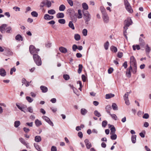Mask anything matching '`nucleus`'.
Instances as JSON below:
<instances>
[{"label":"nucleus","instance_id":"obj_1","mask_svg":"<svg viewBox=\"0 0 151 151\" xmlns=\"http://www.w3.org/2000/svg\"><path fill=\"white\" fill-rule=\"evenodd\" d=\"M132 21L130 18H127V20H125L124 22V34L126 39L127 38L125 34L126 33V30L128 29V27L132 24Z\"/></svg>","mask_w":151,"mask_h":151},{"label":"nucleus","instance_id":"obj_2","mask_svg":"<svg viewBox=\"0 0 151 151\" xmlns=\"http://www.w3.org/2000/svg\"><path fill=\"white\" fill-rule=\"evenodd\" d=\"M34 60L38 66H40L42 65V61L40 57L37 55H34L33 56Z\"/></svg>","mask_w":151,"mask_h":151},{"label":"nucleus","instance_id":"obj_3","mask_svg":"<svg viewBox=\"0 0 151 151\" xmlns=\"http://www.w3.org/2000/svg\"><path fill=\"white\" fill-rule=\"evenodd\" d=\"M130 65H133L134 69V72L135 73L136 72L137 70V64L136 60L135 58L133 56H131L130 58Z\"/></svg>","mask_w":151,"mask_h":151},{"label":"nucleus","instance_id":"obj_4","mask_svg":"<svg viewBox=\"0 0 151 151\" xmlns=\"http://www.w3.org/2000/svg\"><path fill=\"white\" fill-rule=\"evenodd\" d=\"M83 18L86 23H87L90 20L91 15L88 11H87L83 14Z\"/></svg>","mask_w":151,"mask_h":151},{"label":"nucleus","instance_id":"obj_5","mask_svg":"<svg viewBox=\"0 0 151 151\" xmlns=\"http://www.w3.org/2000/svg\"><path fill=\"white\" fill-rule=\"evenodd\" d=\"M124 4L126 10L129 12L132 13L133 12V10L130 5V4L128 1L127 0H124Z\"/></svg>","mask_w":151,"mask_h":151},{"label":"nucleus","instance_id":"obj_6","mask_svg":"<svg viewBox=\"0 0 151 151\" xmlns=\"http://www.w3.org/2000/svg\"><path fill=\"white\" fill-rule=\"evenodd\" d=\"M29 50L31 54L34 55H36L35 54L37 53L38 51H39V49H36L34 46L33 45H31L29 47Z\"/></svg>","mask_w":151,"mask_h":151},{"label":"nucleus","instance_id":"obj_7","mask_svg":"<svg viewBox=\"0 0 151 151\" xmlns=\"http://www.w3.org/2000/svg\"><path fill=\"white\" fill-rule=\"evenodd\" d=\"M102 18L104 22L107 23L109 21V18L107 14L104 11H102Z\"/></svg>","mask_w":151,"mask_h":151},{"label":"nucleus","instance_id":"obj_8","mask_svg":"<svg viewBox=\"0 0 151 151\" xmlns=\"http://www.w3.org/2000/svg\"><path fill=\"white\" fill-rule=\"evenodd\" d=\"M7 25L6 24H3L0 26V31L2 33L5 32Z\"/></svg>","mask_w":151,"mask_h":151},{"label":"nucleus","instance_id":"obj_9","mask_svg":"<svg viewBox=\"0 0 151 151\" xmlns=\"http://www.w3.org/2000/svg\"><path fill=\"white\" fill-rule=\"evenodd\" d=\"M19 141L23 145H25L27 148H30V147L29 145V143L25 142V140L23 138L21 137L19 139Z\"/></svg>","mask_w":151,"mask_h":151},{"label":"nucleus","instance_id":"obj_10","mask_svg":"<svg viewBox=\"0 0 151 151\" xmlns=\"http://www.w3.org/2000/svg\"><path fill=\"white\" fill-rule=\"evenodd\" d=\"M16 105L19 109L22 111L25 112L24 110V109L26 107V106L25 105H20L18 103H16Z\"/></svg>","mask_w":151,"mask_h":151},{"label":"nucleus","instance_id":"obj_11","mask_svg":"<svg viewBox=\"0 0 151 151\" xmlns=\"http://www.w3.org/2000/svg\"><path fill=\"white\" fill-rule=\"evenodd\" d=\"M42 118L50 125L52 126H53V123L51 121L50 119L48 117L45 116H42Z\"/></svg>","mask_w":151,"mask_h":151},{"label":"nucleus","instance_id":"obj_12","mask_svg":"<svg viewBox=\"0 0 151 151\" xmlns=\"http://www.w3.org/2000/svg\"><path fill=\"white\" fill-rule=\"evenodd\" d=\"M84 142L87 149H89L92 147L91 143L89 141L88 139H86L84 140Z\"/></svg>","mask_w":151,"mask_h":151},{"label":"nucleus","instance_id":"obj_13","mask_svg":"<svg viewBox=\"0 0 151 151\" xmlns=\"http://www.w3.org/2000/svg\"><path fill=\"white\" fill-rule=\"evenodd\" d=\"M54 17L52 16H50L48 14H45L44 15V18L45 19L47 20H49L52 19Z\"/></svg>","mask_w":151,"mask_h":151},{"label":"nucleus","instance_id":"obj_14","mask_svg":"<svg viewBox=\"0 0 151 151\" xmlns=\"http://www.w3.org/2000/svg\"><path fill=\"white\" fill-rule=\"evenodd\" d=\"M0 75L3 77L6 75V72L4 68H1L0 69Z\"/></svg>","mask_w":151,"mask_h":151},{"label":"nucleus","instance_id":"obj_15","mask_svg":"<svg viewBox=\"0 0 151 151\" xmlns=\"http://www.w3.org/2000/svg\"><path fill=\"white\" fill-rule=\"evenodd\" d=\"M40 88L42 90V92L43 93H45L48 91L47 88L45 86H40Z\"/></svg>","mask_w":151,"mask_h":151},{"label":"nucleus","instance_id":"obj_16","mask_svg":"<svg viewBox=\"0 0 151 151\" xmlns=\"http://www.w3.org/2000/svg\"><path fill=\"white\" fill-rule=\"evenodd\" d=\"M59 50L60 52L64 53H66L67 51V49L66 48L63 47H60L59 48Z\"/></svg>","mask_w":151,"mask_h":151},{"label":"nucleus","instance_id":"obj_17","mask_svg":"<svg viewBox=\"0 0 151 151\" xmlns=\"http://www.w3.org/2000/svg\"><path fill=\"white\" fill-rule=\"evenodd\" d=\"M41 137L39 136H36L35 137V141L37 142H40L41 141Z\"/></svg>","mask_w":151,"mask_h":151},{"label":"nucleus","instance_id":"obj_18","mask_svg":"<svg viewBox=\"0 0 151 151\" xmlns=\"http://www.w3.org/2000/svg\"><path fill=\"white\" fill-rule=\"evenodd\" d=\"M139 44L141 46H144L145 45V42L144 40L141 37H140L139 39Z\"/></svg>","mask_w":151,"mask_h":151},{"label":"nucleus","instance_id":"obj_19","mask_svg":"<svg viewBox=\"0 0 151 151\" xmlns=\"http://www.w3.org/2000/svg\"><path fill=\"white\" fill-rule=\"evenodd\" d=\"M105 108L106 111L107 113L109 114H110V111L111 109V106L109 105H107Z\"/></svg>","mask_w":151,"mask_h":151},{"label":"nucleus","instance_id":"obj_20","mask_svg":"<svg viewBox=\"0 0 151 151\" xmlns=\"http://www.w3.org/2000/svg\"><path fill=\"white\" fill-rule=\"evenodd\" d=\"M64 16V14L62 13H58L56 14V17L58 18H63Z\"/></svg>","mask_w":151,"mask_h":151},{"label":"nucleus","instance_id":"obj_21","mask_svg":"<svg viewBox=\"0 0 151 151\" xmlns=\"http://www.w3.org/2000/svg\"><path fill=\"white\" fill-rule=\"evenodd\" d=\"M15 39L17 40L18 41H22L23 40V38L22 36L19 35H17L15 37Z\"/></svg>","mask_w":151,"mask_h":151},{"label":"nucleus","instance_id":"obj_22","mask_svg":"<svg viewBox=\"0 0 151 151\" xmlns=\"http://www.w3.org/2000/svg\"><path fill=\"white\" fill-rule=\"evenodd\" d=\"M74 37L75 40L76 41H79L81 39L80 35L78 34H75L74 35Z\"/></svg>","mask_w":151,"mask_h":151},{"label":"nucleus","instance_id":"obj_23","mask_svg":"<svg viewBox=\"0 0 151 151\" xmlns=\"http://www.w3.org/2000/svg\"><path fill=\"white\" fill-rule=\"evenodd\" d=\"M87 112V111L84 108H82L81 110V113L83 115H85Z\"/></svg>","mask_w":151,"mask_h":151},{"label":"nucleus","instance_id":"obj_24","mask_svg":"<svg viewBox=\"0 0 151 151\" xmlns=\"http://www.w3.org/2000/svg\"><path fill=\"white\" fill-rule=\"evenodd\" d=\"M68 26L69 27L71 28L72 29L74 30L75 29L74 26V25L73 24L72 21H70L69 22L68 24Z\"/></svg>","mask_w":151,"mask_h":151},{"label":"nucleus","instance_id":"obj_25","mask_svg":"<svg viewBox=\"0 0 151 151\" xmlns=\"http://www.w3.org/2000/svg\"><path fill=\"white\" fill-rule=\"evenodd\" d=\"M114 96V95L112 94H106L105 96V98L106 99H109L111 98Z\"/></svg>","mask_w":151,"mask_h":151},{"label":"nucleus","instance_id":"obj_26","mask_svg":"<svg viewBox=\"0 0 151 151\" xmlns=\"http://www.w3.org/2000/svg\"><path fill=\"white\" fill-rule=\"evenodd\" d=\"M35 123L37 127H39L42 124L41 122L38 119L35 120Z\"/></svg>","mask_w":151,"mask_h":151},{"label":"nucleus","instance_id":"obj_27","mask_svg":"<svg viewBox=\"0 0 151 151\" xmlns=\"http://www.w3.org/2000/svg\"><path fill=\"white\" fill-rule=\"evenodd\" d=\"M46 5L47 7L49 8L51 6L52 3L51 1L49 0H46Z\"/></svg>","mask_w":151,"mask_h":151},{"label":"nucleus","instance_id":"obj_28","mask_svg":"<svg viewBox=\"0 0 151 151\" xmlns=\"http://www.w3.org/2000/svg\"><path fill=\"white\" fill-rule=\"evenodd\" d=\"M20 124V122L19 121H15L14 122V126L16 128L18 127Z\"/></svg>","mask_w":151,"mask_h":151},{"label":"nucleus","instance_id":"obj_29","mask_svg":"<svg viewBox=\"0 0 151 151\" xmlns=\"http://www.w3.org/2000/svg\"><path fill=\"white\" fill-rule=\"evenodd\" d=\"M82 7L85 10H87L88 9V7L87 4L86 3H83L82 4Z\"/></svg>","mask_w":151,"mask_h":151},{"label":"nucleus","instance_id":"obj_30","mask_svg":"<svg viewBox=\"0 0 151 151\" xmlns=\"http://www.w3.org/2000/svg\"><path fill=\"white\" fill-rule=\"evenodd\" d=\"M78 15L77 16V17L78 19H81L82 17V14L81 13V11L80 9L78 10Z\"/></svg>","mask_w":151,"mask_h":151},{"label":"nucleus","instance_id":"obj_31","mask_svg":"<svg viewBox=\"0 0 151 151\" xmlns=\"http://www.w3.org/2000/svg\"><path fill=\"white\" fill-rule=\"evenodd\" d=\"M83 69V65L82 64H79L78 65V72L79 74L81 73Z\"/></svg>","mask_w":151,"mask_h":151},{"label":"nucleus","instance_id":"obj_32","mask_svg":"<svg viewBox=\"0 0 151 151\" xmlns=\"http://www.w3.org/2000/svg\"><path fill=\"white\" fill-rule=\"evenodd\" d=\"M65 9V6L63 4L60 5L59 7V10L60 11H64Z\"/></svg>","mask_w":151,"mask_h":151},{"label":"nucleus","instance_id":"obj_33","mask_svg":"<svg viewBox=\"0 0 151 151\" xmlns=\"http://www.w3.org/2000/svg\"><path fill=\"white\" fill-rule=\"evenodd\" d=\"M34 145L35 147L37 150L38 151H42L39 145L37 144L34 143Z\"/></svg>","mask_w":151,"mask_h":151},{"label":"nucleus","instance_id":"obj_34","mask_svg":"<svg viewBox=\"0 0 151 151\" xmlns=\"http://www.w3.org/2000/svg\"><path fill=\"white\" fill-rule=\"evenodd\" d=\"M47 12L48 14L52 15H53L56 13L55 11L53 9L48 10Z\"/></svg>","mask_w":151,"mask_h":151},{"label":"nucleus","instance_id":"obj_35","mask_svg":"<svg viewBox=\"0 0 151 151\" xmlns=\"http://www.w3.org/2000/svg\"><path fill=\"white\" fill-rule=\"evenodd\" d=\"M111 50L112 51L114 52H116L117 51V48L114 46H112L111 47Z\"/></svg>","mask_w":151,"mask_h":151},{"label":"nucleus","instance_id":"obj_36","mask_svg":"<svg viewBox=\"0 0 151 151\" xmlns=\"http://www.w3.org/2000/svg\"><path fill=\"white\" fill-rule=\"evenodd\" d=\"M112 107L114 110H118L117 106L116 104L115 103L112 104Z\"/></svg>","mask_w":151,"mask_h":151},{"label":"nucleus","instance_id":"obj_37","mask_svg":"<svg viewBox=\"0 0 151 151\" xmlns=\"http://www.w3.org/2000/svg\"><path fill=\"white\" fill-rule=\"evenodd\" d=\"M109 45V42L107 41L106 43H105L104 45V48L106 50H107L108 49V47Z\"/></svg>","mask_w":151,"mask_h":151},{"label":"nucleus","instance_id":"obj_38","mask_svg":"<svg viewBox=\"0 0 151 151\" xmlns=\"http://www.w3.org/2000/svg\"><path fill=\"white\" fill-rule=\"evenodd\" d=\"M46 0H43L40 3V6L41 7H43L45 5H46Z\"/></svg>","mask_w":151,"mask_h":151},{"label":"nucleus","instance_id":"obj_39","mask_svg":"<svg viewBox=\"0 0 151 151\" xmlns=\"http://www.w3.org/2000/svg\"><path fill=\"white\" fill-rule=\"evenodd\" d=\"M136 135H133L131 138V139L132 142L133 143H134L136 142Z\"/></svg>","mask_w":151,"mask_h":151},{"label":"nucleus","instance_id":"obj_40","mask_svg":"<svg viewBox=\"0 0 151 151\" xmlns=\"http://www.w3.org/2000/svg\"><path fill=\"white\" fill-rule=\"evenodd\" d=\"M110 115L111 118L114 120H116L117 119V117L116 115L114 114H109Z\"/></svg>","mask_w":151,"mask_h":151},{"label":"nucleus","instance_id":"obj_41","mask_svg":"<svg viewBox=\"0 0 151 151\" xmlns=\"http://www.w3.org/2000/svg\"><path fill=\"white\" fill-rule=\"evenodd\" d=\"M6 32L7 33H9L12 31V27L11 26H9L6 28Z\"/></svg>","mask_w":151,"mask_h":151},{"label":"nucleus","instance_id":"obj_42","mask_svg":"<svg viewBox=\"0 0 151 151\" xmlns=\"http://www.w3.org/2000/svg\"><path fill=\"white\" fill-rule=\"evenodd\" d=\"M112 135L111 136V138L112 140H115L116 139L117 135L116 134H111Z\"/></svg>","mask_w":151,"mask_h":151},{"label":"nucleus","instance_id":"obj_43","mask_svg":"<svg viewBox=\"0 0 151 151\" xmlns=\"http://www.w3.org/2000/svg\"><path fill=\"white\" fill-rule=\"evenodd\" d=\"M131 93V91H130L129 92H127L125 93L124 96V100L128 99V93Z\"/></svg>","mask_w":151,"mask_h":151},{"label":"nucleus","instance_id":"obj_44","mask_svg":"<svg viewBox=\"0 0 151 151\" xmlns=\"http://www.w3.org/2000/svg\"><path fill=\"white\" fill-rule=\"evenodd\" d=\"M111 132L110 134H115L116 131V129L113 126L111 127L110 129Z\"/></svg>","mask_w":151,"mask_h":151},{"label":"nucleus","instance_id":"obj_45","mask_svg":"<svg viewBox=\"0 0 151 151\" xmlns=\"http://www.w3.org/2000/svg\"><path fill=\"white\" fill-rule=\"evenodd\" d=\"M26 99L28 101L29 103L32 102L33 101V99L29 96H27Z\"/></svg>","mask_w":151,"mask_h":151},{"label":"nucleus","instance_id":"obj_46","mask_svg":"<svg viewBox=\"0 0 151 151\" xmlns=\"http://www.w3.org/2000/svg\"><path fill=\"white\" fill-rule=\"evenodd\" d=\"M132 47L134 50H135L136 49L137 50H139L140 49V46L139 45H136L135 46L134 45Z\"/></svg>","mask_w":151,"mask_h":151},{"label":"nucleus","instance_id":"obj_47","mask_svg":"<svg viewBox=\"0 0 151 151\" xmlns=\"http://www.w3.org/2000/svg\"><path fill=\"white\" fill-rule=\"evenodd\" d=\"M31 14L32 15L35 17H36L38 16L37 13L35 11H33L31 12Z\"/></svg>","mask_w":151,"mask_h":151},{"label":"nucleus","instance_id":"obj_48","mask_svg":"<svg viewBox=\"0 0 151 151\" xmlns=\"http://www.w3.org/2000/svg\"><path fill=\"white\" fill-rule=\"evenodd\" d=\"M94 114L95 116L98 117H99L101 116V115L100 113L98 112V111L97 110H96L94 111Z\"/></svg>","mask_w":151,"mask_h":151},{"label":"nucleus","instance_id":"obj_49","mask_svg":"<svg viewBox=\"0 0 151 151\" xmlns=\"http://www.w3.org/2000/svg\"><path fill=\"white\" fill-rule=\"evenodd\" d=\"M59 23L61 24H64L65 22V21L64 19H60L58 20Z\"/></svg>","mask_w":151,"mask_h":151},{"label":"nucleus","instance_id":"obj_50","mask_svg":"<svg viewBox=\"0 0 151 151\" xmlns=\"http://www.w3.org/2000/svg\"><path fill=\"white\" fill-rule=\"evenodd\" d=\"M69 86L71 88H72L74 93L76 94L77 92V90L76 88H74L73 86L71 85H69Z\"/></svg>","mask_w":151,"mask_h":151},{"label":"nucleus","instance_id":"obj_51","mask_svg":"<svg viewBox=\"0 0 151 151\" xmlns=\"http://www.w3.org/2000/svg\"><path fill=\"white\" fill-rule=\"evenodd\" d=\"M82 33L84 36H86L87 34V30L86 29H84L82 31Z\"/></svg>","mask_w":151,"mask_h":151},{"label":"nucleus","instance_id":"obj_52","mask_svg":"<svg viewBox=\"0 0 151 151\" xmlns=\"http://www.w3.org/2000/svg\"><path fill=\"white\" fill-rule=\"evenodd\" d=\"M126 75L128 77H130L131 75V73L130 72V71L128 70V69H127V70L126 72Z\"/></svg>","mask_w":151,"mask_h":151},{"label":"nucleus","instance_id":"obj_53","mask_svg":"<svg viewBox=\"0 0 151 151\" xmlns=\"http://www.w3.org/2000/svg\"><path fill=\"white\" fill-rule=\"evenodd\" d=\"M149 117V115L147 113H145L142 116V118L145 119H147Z\"/></svg>","mask_w":151,"mask_h":151},{"label":"nucleus","instance_id":"obj_54","mask_svg":"<svg viewBox=\"0 0 151 151\" xmlns=\"http://www.w3.org/2000/svg\"><path fill=\"white\" fill-rule=\"evenodd\" d=\"M107 124V121L105 120L102 122V125L103 127H105L106 126Z\"/></svg>","mask_w":151,"mask_h":151},{"label":"nucleus","instance_id":"obj_55","mask_svg":"<svg viewBox=\"0 0 151 151\" xmlns=\"http://www.w3.org/2000/svg\"><path fill=\"white\" fill-rule=\"evenodd\" d=\"M63 77L64 78L65 80H68L70 78V77H69V76L68 75H67V74L63 75Z\"/></svg>","mask_w":151,"mask_h":151},{"label":"nucleus","instance_id":"obj_56","mask_svg":"<svg viewBox=\"0 0 151 151\" xmlns=\"http://www.w3.org/2000/svg\"><path fill=\"white\" fill-rule=\"evenodd\" d=\"M77 48L78 46L76 45H73L72 46V49L73 51H75Z\"/></svg>","mask_w":151,"mask_h":151},{"label":"nucleus","instance_id":"obj_57","mask_svg":"<svg viewBox=\"0 0 151 151\" xmlns=\"http://www.w3.org/2000/svg\"><path fill=\"white\" fill-rule=\"evenodd\" d=\"M67 2L69 5L71 6H72L73 5V1L72 0H67Z\"/></svg>","mask_w":151,"mask_h":151},{"label":"nucleus","instance_id":"obj_58","mask_svg":"<svg viewBox=\"0 0 151 151\" xmlns=\"http://www.w3.org/2000/svg\"><path fill=\"white\" fill-rule=\"evenodd\" d=\"M27 109L29 112L31 113L33 112V110L32 108L31 107H29L27 108Z\"/></svg>","mask_w":151,"mask_h":151},{"label":"nucleus","instance_id":"obj_59","mask_svg":"<svg viewBox=\"0 0 151 151\" xmlns=\"http://www.w3.org/2000/svg\"><path fill=\"white\" fill-rule=\"evenodd\" d=\"M46 46L48 48L50 47L51 45V44L49 42H47L45 44Z\"/></svg>","mask_w":151,"mask_h":151},{"label":"nucleus","instance_id":"obj_60","mask_svg":"<svg viewBox=\"0 0 151 151\" xmlns=\"http://www.w3.org/2000/svg\"><path fill=\"white\" fill-rule=\"evenodd\" d=\"M123 56V53L122 52H119L117 54V56L119 58H122Z\"/></svg>","mask_w":151,"mask_h":151},{"label":"nucleus","instance_id":"obj_61","mask_svg":"<svg viewBox=\"0 0 151 151\" xmlns=\"http://www.w3.org/2000/svg\"><path fill=\"white\" fill-rule=\"evenodd\" d=\"M51 151H57L56 147L55 146H52L51 148Z\"/></svg>","mask_w":151,"mask_h":151},{"label":"nucleus","instance_id":"obj_62","mask_svg":"<svg viewBox=\"0 0 151 151\" xmlns=\"http://www.w3.org/2000/svg\"><path fill=\"white\" fill-rule=\"evenodd\" d=\"M23 130L25 132L27 133L28 132L30 131V130L28 128L26 127H24L23 128Z\"/></svg>","mask_w":151,"mask_h":151},{"label":"nucleus","instance_id":"obj_63","mask_svg":"<svg viewBox=\"0 0 151 151\" xmlns=\"http://www.w3.org/2000/svg\"><path fill=\"white\" fill-rule=\"evenodd\" d=\"M113 69L112 68H110L108 70V73L111 74L113 72Z\"/></svg>","mask_w":151,"mask_h":151},{"label":"nucleus","instance_id":"obj_64","mask_svg":"<svg viewBox=\"0 0 151 151\" xmlns=\"http://www.w3.org/2000/svg\"><path fill=\"white\" fill-rule=\"evenodd\" d=\"M81 77L83 81L84 82H85L86 80V78L85 76L84 75H82Z\"/></svg>","mask_w":151,"mask_h":151}]
</instances>
